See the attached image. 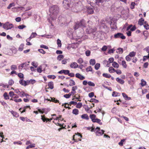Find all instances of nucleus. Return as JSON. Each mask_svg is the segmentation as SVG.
<instances>
[{"mask_svg":"<svg viewBox=\"0 0 149 149\" xmlns=\"http://www.w3.org/2000/svg\"><path fill=\"white\" fill-rule=\"evenodd\" d=\"M58 10L59 8L56 5H53L50 7L49 12L54 16V17H51L52 20H54L56 18V16L58 12Z\"/></svg>","mask_w":149,"mask_h":149,"instance_id":"nucleus-1","label":"nucleus"},{"mask_svg":"<svg viewBox=\"0 0 149 149\" xmlns=\"http://www.w3.org/2000/svg\"><path fill=\"white\" fill-rule=\"evenodd\" d=\"M86 22L84 19L81 20L79 22H76L74 26V29L76 30L79 28H81L82 29L86 27Z\"/></svg>","mask_w":149,"mask_h":149,"instance_id":"nucleus-2","label":"nucleus"},{"mask_svg":"<svg viewBox=\"0 0 149 149\" xmlns=\"http://www.w3.org/2000/svg\"><path fill=\"white\" fill-rule=\"evenodd\" d=\"M96 31V29L95 27L88 25L86 28V31L87 33L90 34L95 32Z\"/></svg>","mask_w":149,"mask_h":149,"instance_id":"nucleus-3","label":"nucleus"},{"mask_svg":"<svg viewBox=\"0 0 149 149\" xmlns=\"http://www.w3.org/2000/svg\"><path fill=\"white\" fill-rule=\"evenodd\" d=\"M13 27V25L9 22H7L3 24V28L6 30L10 29Z\"/></svg>","mask_w":149,"mask_h":149,"instance_id":"nucleus-4","label":"nucleus"},{"mask_svg":"<svg viewBox=\"0 0 149 149\" xmlns=\"http://www.w3.org/2000/svg\"><path fill=\"white\" fill-rule=\"evenodd\" d=\"M95 132L97 136H100L104 134V131L103 130H100L99 127H97L95 130Z\"/></svg>","mask_w":149,"mask_h":149,"instance_id":"nucleus-5","label":"nucleus"},{"mask_svg":"<svg viewBox=\"0 0 149 149\" xmlns=\"http://www.w3.org/2000/svg\"><path fill=\"white\" fill-rule=\"evenodd\" d=\"M114 38H121L122 39H125V36L123 34L120 33H118L114 35Z\"/></svg>","mask_w":149,"mask_h":149,"instance_id":"nucleus-6","label":"nucleus"},{"mask_svg":"<svg viewBox=\"0 0 149 149\" xmlns=\"http://www.w3.org/2000/svg\"><path fill=\"white\" fill-rule=\"evenodd\" d=\"M63 6L64 8L66 9H68L69 7L71 5L70 2L69 3L68 0H65L63 1Z\"/></svg>","mask_w":149,"mask_h":149,"instance_id":"nucleus-7","label":"nucleus"},{"mask_svg":"<svg viewBox=\"0 0 149 149\" xmlns=\"http://www.w3.org/2000/svg\"><path fill=\"white\" fill-rule=\"evenodd\" d=\"M76 136H80L81 137H82V136L81 135H80L79 133H78L77 134H75V135H74L73 136V140H74L75 142H77L78 141H81V139H79L78 138L79 140H78L77 139H75V138H77L76 137H75Z\"/></svg>","mask_w":149,"mask_h":149,"instance_id":"nucleus-8","label":"nucleus"},{"mask_svg":"<svg viewBox=\"0 0 149 149\" xmlns=\"http://www.w3.org/2000/svg\"><path fill=\"white\" fill-rule=\"evenodd\" d=\"M70 66L71 68H76L78 67V65L76 62H74L70 64Z\"/></svg>","mask_w":149,"mask_h":149,"instance_id":"nucleus-9","label":"nucleus"},{"mask_svg":"<svg viewBox=\"0 0 149 149\" xmlns=\"http://www.w3.org/2000/svg\"><path fill=\"white\" fill-rule=\"evenodd\" d=\"M75 76L76 77L79 79L80 80H82L85 79V77L79 73H77L75 74Z\"/></svg>","mask_w":149,"mask_h":149,"instance_id":"nucleus-10","label":"nucleus"},{"mask_svg":"<svg viewBox=\"0 0 149 149\" xmlns=\"http://www.w3.org/2000/svg\"><path fill=\"white\" fill-rule=\"evenodd\" d=\"M69 71L68 70H62L59 71L58 73L59 74L64 73L65 74H68L69 72Z\"/></svg>","mask_w":149,"mask_h":149,"instance_id":"nucleus-11","label":"nucleus"},{"mask_svg":"<svg viewBox=\"0 0 149 149\" xmlns=\"http://www.w3.org/2000/svg\"><path fill=\"white\" fill-rule=\"evenodd\" d=\"M19 84L22 86H26L27 85L26 82L25 81L23 80V79L20 80L19 81Z\"/></svg>","mask_w":149,"mask_h":149,"instance_id":"nucleus-12","label":"nucleus"},{"mask_svg":"<svg viewBox=\"0 0 149 149\" xmlns=\"http://www.w3.org/2000/svg\"><path fill=\"white\" fill-rule=\"evenodd\" d=\"M122 95L125 100H129L131 99V98L128 97L127 95L125 93H122Z\"/></svg>","mask_w":149,"mask_h":149,"instance_id":"nucleus-13","label":"nucleus"},{"mask_svg":"<svg viewBox=\"0 0 149 149\" xmlns=\"http://www.w3.org/2000/svg\"><path fill=\"white\" fill-rule=\"evenodd\" d=\"M116 80L117 82L122 84H123L124 83V81L123 80L120 79L119 77L116 78Z\"/></svg>","mask_w":149,"mask_h":149,"instance_id":"nucleus-14","label":"nucleus"},{"mask_svg":"<svg viewBox=\"0 0 149 149\" xmlns=\"http://www.w3.org/2000/svg\"><path fill=\"white\" fill-rule=\"evenodd\" d=\"M81 118L82 119L87 120H88L89 119L88 116L87 114H83L81 116Z\"/></svg>","mask_w":149,"mask_h":149,"instance_id":"nucleus-15","label":"nucleus"},{"mask_svg":"<svg viewBox=\"0 0 149 149\" xmlns=\"http://www.w3.org/2000/svg\"><path fill=\"white\" fill-rule=\"evenodd\" d=\"M87 11L88 14H92L94 12V10L93 8L90 7L88 8Z\"/></svg>","mask_w":149,"mask_h":149,"instance_id":"nucleus-16","label":"nucleus"},{"mask_svg":"<svg viewBox=\"0 0 149 149\" xmlns=\"http://www.w3.org/2000/svg\"><path fill=\"white\" fill-rule=\"evenodd\" d=\"M48 86L49 88L52 89L54 88V84L53 82H49L48 84Z\"/></svg>","mask_w":149,"mask_h":149,"instance_id":"nucleus-17","label":"nucleus"},{"mask_svg":"<svg viewBox=\"0 0 149 149\" xmlns=\"http://www.w3.org/2000/svg\"><path fill=\"white\" fill-rule=\"evenodd\" d=\"M112 95L113 96L116 97L118 96H120V93H119L114 91L113 92Z\"/></svg>","mask_w":149,"mask_h":149,"instance_id":"nucleus-18","label":"nucleus"},{"mask_svg":"<svg viewBox=\"0 0 149 149\" xmlns=\"http://www.w3.org/2000/svg\"><path fill=\"white\" fill-rule=\"evenodd\" d=\"M26 66V64L25 63H23L20 65L19 66V70H22V68Z\"/></svg>","mask_w":149,"mask_h":149,"instance_id":"nucleus-19","label":"nucleus"},{"mask_svg":"<svg viewBox=\"0 0 149 149\" xmlns=\"http://www.w3.org/2000/svg\"><path fill=\"white\" fill-rule=\"evenodd\" d=\"M79 110L76 109H74L72 111V113L75 115H77L79 114Z\"/></svg>","mask_w":149,"mask_h":149,"instance_id":"nucleus-20","label":"nucleus"},{"mask_svg":"<svg viewBox=\"0 0 149 149\" xmlns=\"http://www.w3.org/2000/svg\"><path fill=\"white\" fill-rule=\"evenodd\" d=\"M112 65L115 68H118L119 67L118 64L116 62H113L112 64Z\"/></svg>","mask_w":149,"mask_h":149,"instance_id":"nucleus-21","label":"nucleus"},{"mask_svg":"<svg viewBox=\"0 0 149 149\" xmlns=\"http://www.w3.org/2000/svg\"><path fill=\"white\" fill-rule=\"evenodd\" d=\"M90 118L91 119L92 121L93 122V121L95 120L96 119V116L95 114H91L90 115Z\"/></svg>","mask_w":149,"mask_h":149,"instance_id":"nucleus-22","label":"nucleus"},{"mask_svg":"<svg viewBox=\"0 0 149 149\" xmlns=\"http://www.w3.org/2000/svg\"><path fill=\"white\" fill-rule=\"evenodd\" d=\"M90 64L92 65H94L95 63V61L94 59H91L90 60Z\"/></svg>","mask_w":149,"mask_h":149,"instance_id":"nucleus-23","label":"nucleus"},{"mask_svg":"<svg viewBox=\"0 0 149 149\" xmlns=\"http://www.w3.org/2000/svg\"><path fill=\"white\" fill-rule=\"evenodd\" d=\"M50 98L51 99V101L52 102L55 103H59V100L56 99L55 98L50 97Z\"/></svg>","mask_w":149,"mask_h":149,"instance_id":"nucleus-24","label":"nucleus"},{"mask_svg":"<svg viewBox=\"0 0 149 149\" xmlns=\"http://www.w3.org/2000/svg\"><path fill=\"white\" fill-rule=\"evenodd\" d=\"M123 52V49L122 48H118L116 52L119 54H122Z\"/></svg>","mask_w":149,"mask_h":149,"instance_id":"nucleus-25","label":"nucleus"},{"mask_svg":"<svg viewBox=\"0 0 149 149\" xmlns=\"http://www.w3.org/2000/svg\"><path fill=\"white\" fill-rule=\"evenodd\" d=\"M144 20L143 18H141L139 21L138 23L140 25H142L143 23Z\"/></svg>","mask_w":149,"mask_h":149,"instance_id":"nucleus-26","label":"nucleus"},{"mask_svg":"<svg viewBox=\"0 0 149 149\" xmlns=\"http://www.w3.org/2000/svg\"><path fill=\"white\" fill-rule=\"evenodd\" d=\"M109 72L111 73H113L114 72H115V71H116V70L113 68L112 67H110L109 69Z\"/></svg>","mask_w":149,"mask_h":149,"instance_id":"nucleus-27","label":"nucleus"},{"mask_svg":"<svg viewBox=\"0 0 149 149\" xmlns=\"http://www.w3.org/2000/svg\"><path fill=\"white\" fill-rule=\"evenodd\" d=\"M69 85L70 86H72L75 85V83L74 81L72 79H70L69 81Z\"/></svg>","mask_w":149,"mask_h":149,"instance_id":"nucleus-28","label":"nucleus"},{"mask_svg":"<svg viewBox=\"0 0 149 149\" xmlns=\"http://www.w3.org/2000/svg\"><path fill=\"white\" fill-rule=\"evenodd\" d=\"M102 76L103 77L107 78H109L111 77V75L110 74L107 73H103Z\"/></svg>","mask_w":149,"mask_h":149,"instance_id":"nucleus-29","label":"nucleus"},{"mask_svg":"<svg viewBox=\"0 0 149 149\" xmlns=\"http://www.w3.org/2000/svg\"><path fill=\"white\" fill-rule=\"evenodd\" d=\"M136 53L135 52H130L129 55L131 57H133L134 56L136 55Z\"/></svg>","mask_w":149,"mask_h":149,"instance_id":"nucleus-30","label":"nucleus"},{"mask_svg":"<svg viewBox=\"0 0 149 149\" xmlns=\"http://www.w3.org/2000/svg\"><path fill=\"white\" fill-rule=\"evenodd\" d=\"M141 84L142 86H143L146 85V81L144 80L143 79H142L141 80Z\"/></svg>","mask_w":149,"mask_h":149,"instance_id":"nucleus-31","label":"nucleus"},{"mask_svg":"<svg viewBox=\"0 0 149 149\" xmlns=\"http://www.w3.org/2000/svg\"><path fill=\"white\" fill-rule=\"evenodd\" d=\"M64 56L62 55H59L58 56L57 59L58 60L60 61L63 58Z\"/></svg>","mask_w":149,"mask_h":149,"instance_id":"nucleus-32","label":"nucleus"},{"mask_svg":"<svg viewBox=\"0 0 149 149\" xmlns=\"http://www.w3.org/2000/svg\"><path fill=\"white\" fill-rule=\"evenodd\" d=\"M122 65L123 67L126 68L127 67V65L126 64V62L125 61H123L122 62Z\"/></svg>","mask_w":149,"mask_h":149,"instance_id":"nucleus-33","label":"nucleus"},{"mask_svg":"<svg viewBox=\"0 0 149 149\" xmlns=\"http://www.w3.org/2000/svg\"><path fill=\"white\" fill-rule=\"evenodd\" d=\"M35 146V144L34 143L30 145L27 146L26 148V149H28L29 148H32L34 147Z\"/></svg>","mask_w":149,"mask_h":149,"instance_id":"nucleus-34","label":"nucleus"},{"mask_svg":"<svg viewBox=\"0 0 149 149\" xmlns=\"http://www.w3.org/2000/svg\"><path fill=\"white\" fill-rule=\"evenodd\" d=\"M17 69V67L16 65H13L11 66V69L12 70H14Z\"/></svg>","mask_w":149,"mask_h":149,"instance_id":"nucleus-35","label":"nucleus"},{"mask_svg":"<svg viewBox=\"0 0 149 149\" xmlns=\"http://www.w3.org/2000/svg\"><path fill=\"white\" fill-rule=\"evenodd\" d=\"M3 96L5 99L6 100H8L9 99V95H7V93L6 92L4 93Z\"/></svg>","mask_w":149,"mask_h":149,"instance_id":"nucleus-36","label":"nucleus"},{"mask_svg":"<svg viewBox=\"0 0 149 149\" xmlns=\"http://www.w3.org/2000/svg\"><path fill=\"white\" fill-rule=\"evenodd\" d=\"M24 45L23 44H21L19 46L18 49L19 51H21L23 50L24 48Z\"/></svg>","mask_w":149,"mask_h":149,"instance_id":"nucleus-37","label":"nucleus"},{"mask_svg":"<svg viewBox=\"0 0 149 149\" xmlns=\"http://www.w3.org/2000/svg\"><path fill=\"white\" fill-rule=\"evenodd\" d=\"M90 102H94L95 103H97L99 101L98 100L95 99H91Z\"/></svg>","mask_w":149,"mask_h":149,"instance_id":"nucleus-38","label":"nucleus"},{"mask_svg":"<svg viewBox=\"0 0 149 149\" xmlns=\"http://www.w3.org/2000/svg\"><path fill=\"white\" fill-rule=\"evenodd\" d=\"M37 72L39 73H41L42 72V67L41 66H39L37 69Z\"/></svg>","mask_w":149,"mask_h":149,"instance_id":"nucleus-39","label":"nucleus"},{"mask_svg":"<svg viewBox=\"0 0 149 149\" xmlns=\"http://www.w3.org/2000/svg\"><path fill=\"white\" fill-rule=\"evenodd\" d=\"M100 67V64L99 63H97L95 64V68L96 70H97Z\"/></svg>","mask_w":149,"mask_h":149,"instance_id":"nucleus-40","label":"nucleus"},{"mask_svg":"<svg viewBox=\"0 0 149 149\" xmlns=\"http://www.w3.org/2000/svg\"><path fill=\"white\" fill-rule=\"evenodd\" d=\"M125 141V139H123L121 140L120 142H119L118 143V144L120 145V146H122L123 145V142Z\"/></svg>","mask_w":149,"mask_h":149,"instance_id":"nucleus-41","label":"nucleus"},{"mask_svg":"<svg viewBox=\"0 0 149 149\" xmlns=\"http://www.w3.org/2000/svg\"><path fill=\"white\" fill-rule=\"evenodd\" d=\"M130 57H131L128 55L126 56L125 57L126 60L127 61H130L131 59V58Z\"/></svg>","mask_w":149,"mask_h":149,"instance_id":"nucleus-42","label":"nucleus"},{"mask_svg":"<svg viewBox=\"0 0 149 149\" xmlns=\"http://www.w3.org/2000/svg\"><path fill=\"white\" fill-rule=\"evenodd\" d=\"M149 58V55L147 56H143V61H145L146 60Z\"/></svg>","mask_w":149,"mask_h":149,"instance_id":"nucleus-43","label":"nucleus"},{"mask_svg":"<svg viewBox=\"0 0 149 149\" xmlns=\"http://www.w3.org/2000/svg\"><path fill=\"white\" fill-rule=\"evenodd\" d=\"M25 27H26V26L23 24L19 26L18 27V28L19 29H23Z\"/></svg>","mask_w":149,"mask_h":149,"instance_id":"nucleus-44","label":"nucleus"},{"mask_svg":"<svg viewBox=\"0 0 149 149\" xmlns=\"http://www.w3.org/2000/svg\"><path fill=\"white\" fill-rule=\"evenodd\" d=\"M57 44L58 47H61V41L59 39H58L57 40Z\"/></svg>","mask_w":149,"mask_h":149,"instance_id":"nucleus-45","label":"nucleus"},{"mask_svg":"<svg viewBox=\"0 0 149 149\" xmlns=\"http://www.w3.org/2000/svg\"><path fill=\"white\" fill-rule=\"evenodd\" d=\"M82 106V104L81 103H78L76 105V107L78 108H80Z\"/></svg>","mask_w":149,"mask_h":149,"instance_id":"nucleus-46","label":"nucleus"},{"mask_svg":"<svg viewBox=\"0 0 149 149\" xmlns=\"http://www.w3.org/2000/svg\"><path fill=\"white\" fill-rule=\"evenodd\" d=\"M32 65L35 68H37L38 65L37 63H35L34 62H33L32 63Z\"/></svg>","mask_w":149,"mask_h":149,"instance_id":"nucleus-47","label":"nucleus"},{"mask_svg":"<svg viewBox=\"0 0 149 149\" xmlns=\"http://www.w3.org/2000/svg\"><path fill=\"white\" fill-rule=\"evenodd\" d=\"M88 84L91 86H95V84L90 81L88 82Z\"/></svg>","mask_w":149,"mask_h":149,"instance_id":"nucleus-48","label":"nucleus"},{"mask_svg":"<svg viewBox=\"0 0 149 149\" xmlns=\"http://www.w3.org/2000/svg\"><path fill=\"white\" fill-rule=\"evenodd\" d=\"M77 62L79 64H81L83 62V61L82 58H79L77 61Z\"/></svg>","mask_w":149,"mask_h":149,"instance_id":"nucleus-49","label":"nucleus"},{"mask_svg":"<svg viewBox=\"0 0 149 149\" xmlns=\"http://www.w3.org/2000/svg\"><path fill=\"white\" fill-rule=\"evenodd\" d=\"M14 83V81L12 79H10L8 81L9 84L10 86L12 85Z\"/></svg>","mask_w":149,"mask_h":149,"instance_id":"nucleus-50","label":"nucleus"},{"mask_svg":"<svg viewBox=\"0 0 149 149\" xmlns=\"http://www.w3.org/2000/svg\"><path fill=\"white\" fill-rule=\"evenodd\" d=\"M92 70V69L91 66L88 67L86 69L87 72L91 71Z\"/></svg>","mask_w":149,"mask_h":149,"instance_id":"nucleus-51","label":"nucleus"},{"mask_svg":"<svg viewBox=\"0 0 149 149\" xmlns=\"http://www.w3.org/2000/svg\"><path fill=\"white\" fill-rule=\"evenodd\" d=\"M115 72H116L118 74H120L122 73L121 71L120 70L118 69L116 70Z\"/></svg>","mask_w":149,"mask_h":149,"instance_id":"nucleus-52","label":"nucleus"},{"mask_svg":"<svg viewBox=\"0 0 149 149\" xmlns=\"http://www.w3.org/2000/svg\"><path fill=\"white\" fill-rule=\"evenodd\" d=\"M15 6L14 4L13 3H10L8 6L7 7L8 9H10L11 7L13 6Z\"/></svg>","mask_w":149,"mask_h":149,"instance_id":"nucleus-53","label":"nucleus"},{"mask_svg":"<svg viewBox=\"0 0 149 149\" xmlns=\"http://www.w3.org/2000/svg\"><path fill=\"white\" fill-rule=\"evenodd\" d=\"M38 51L41 53H42L43 54H44L45 53V51L43 49H38Z\"/></svg>","mask_w":149,"mask_h":149,"instance_id":"nucleus-54","label":"nucleus"},{"mask_svg":"<svg viewBox=\"0 0 149 149\" xmlns=\"http://www.w3.org/2000/svg\"><path fill=\"white\" fill-rule=\"evenodd\" d=\"M91 52L89 50H87L85 52L86 55L87 56H89L90 55Z\"/></svg>","mask_w":149,"mask_h":149,"instance_id":"nucleus-55","label":"nucleus"},{"mask_svg":"<svg viewBox=\"0 0 149 149\" xmlns=\"http://www.w3.org/2000/svg\"><path fill=\"white\" fill-rule=\"evenodd\" d=\"M13 144H17L18 145H20L22 144V142L20 141H14L13 142Z\"/></svg>","mask_w":149,"mask_h":149,"instance_id":"nucleus-56","label":"nucleus"},{"mask_svg":"<svg viewBox=\"0 0 149 149\" xmlns=\"http://www.w3.org/2000/svg\"><path fill=\"white\" fill-rule=\"evenodd\" d=\"M18 76L20 78H23L24 77V75L21 73H19L18 74Z\"/></svg>","mask_w":149,"mask_h":149,"instance_id":"nucleus-57","label":"nucleus"},{"mask_svg":"<svg viewBox=\"0 0 149 149\" xmlns=\"http://www.w3.org/2000/svg\"><path fill=\"white\" fill-rule=\"evenodd\" d=\"M40 47L45 49H48V47L47 46L43 45H42L40 46Z\"/></svg>","mask_w":149,"mask_h":149,"instance_id":"nucleus-58","label":"nucleus"},{"mask_svg":"<svg viewBox=\"0 0 149 149\" xmlns=\"http://www.w3.org/2000/svg\"><path fill=\"white\" fill-rule=\"evenodd\" d=\"M114 61V58H110L108 60L109 62L110 63H113Z\"/></svg>","mask_w":149,"mask_h":149,"instance_id":"nucleus-59","label":"nucleus"},{"mask_svg":"<svg viewBox=\"0 0 149 149\" xmlns=\"http://www.w3.org/2000/svg\"><path fill=\"white\" fill-rule=\"evenodd\" d=\"M94 95V93L93 92H91L89 93L88 96L90 97H92Z\"/></svg>","mask_w":149,"mask_h":149,"instance_id":"nucleus-60","label":"nucleus"},{"mask_svg":"<svg viewBox=\"0 0 149 149\" xmlns=\"http://www.w3.org/2000/svg\"><path fill=\"white\" fill-rule=\"evenodd\" d=\"M148 62L145 63L143 65V67L144 68H148Z\"/></svg>","mask_w":149,"mask_h":149,"instance_id":"nucleus-61","label":"nucleus"},{"mask_svg":"<svg viewBox=\"0 0 149 149\" xmlns=\"http://www.w3.org/2000/svg\"><path fill=\"white\" fill-rule=\"evenodd\" d=\"M100 120L98 118H96L95 120L93 121V122H96L97 123H99L100 122Z\"/></svg>","mask_w":149,"mask_h":149,"instance_id":"nucleus-62","label":"nucleus"},{"mask_svg":"<svg viewBox=\"0 0 149 149\" xmlns=\"http://www.w3.org/2000/svg\"><path fill=\"white\" fill-rule=\"evenodd\" d=\"M77 86H73L72 87V91H73L74 92H75V90H77Z\"/></svg>","mask_w":149,"mask_h":149,"instance_id":"nucleus-63","label":"nucleus"},{"mask_svg":"<svg viewBox=\"0 0 149 149\" xmlns=\"http://www.w3.org/2000/svg\"><path fill=\"white\" fill-rule=\"evenodd\" d=\"M15 20L18 22H20L21 20V18L20 17H17L15 19Z\"/></svg>","mask_w":149,"mask_h":149,"instance_id":"nucleus-64","label":"nucleus"}]
</instances>
